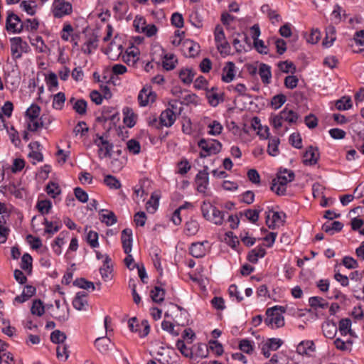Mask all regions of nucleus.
I'll use <instances>...</instances> for the list:
<instances>
[{
  "mask_svg": "<svg viewBox=\"0 0 364 364\" xmlns=\"http://www.w3.org/2000/svg\"><path fill=\"white\" fill-rule=\"evenodd\" d=\"M295 177L292 171L284 169L279 171L277 177L272 180L271 190L278 196H284L287 191V184L294 181Z\"/></svg>",
  "mask_w": 364,
  "mask_h": 364,
  "instance_id": "obj_1",
  "label": "nucleus"
},
{
  "mask_svg": "<svg viewBox=\"0 0 364 364\" xmlns=\"http://www.w3.org/2000/svg\"><path fill=\"white\" fill-rule=\"evenodd\" d=\"M285 312L282 306H275L266 311L267 318L264 323L271 328H279L284 326V318L283 314Z\"/></svg>",
  "mask_w": 364,
  "mask_h": 364,
  "instance_id": "obj_2",
  "label": "nucleus"
},
{
  "mask_svg": "<svg viewBox=\"0 0 364 364\" xmlns=\"http://www.w3.org/2000/svg\"><path fill=\"white\" fill-rule=\"evenodd\" d=\"M299 118L296 112L285 107L278 114L271 118V124L276 129H279L282 127L283 122H287L289 124L296 123Z\"/></svg>",
  "mask_w": 364,
  "mask_h": 364,
  "instance_id": "obj_3",
  "label": "nucleus"
},
{
  "mask_svg": "<svg viewBox=\"0 0 364 364\" xmlns=\"http://www.w3.org/2000/svg\"><path fill=\"white\" fill-rule=\"evenodd\" d=\"M203 216L208 220L212 221L218 225L223 224L224 220V213L218 210L210 203L203 202L201 205Z\"/></svg>",
  "mask_w": 364,
  "mask_h": 364,
  "instance_id": "obj_4",
  "label": "nucleus"
},
{
  "mask_svg": "<svg viewBox=\"0 0 364 364\" xmlns=\"http://www.w3.org/2000/svg\"><path fill=\"white\" fill-rule=\"evenodd\" d=\"M198 146L203 151L200 152V158H206L212 154H217L221 151L222 144L215 139L207 140L205 139H201L198 142Z\"/></svg>",
  "mask_w": 364,
  "mask_h": 364,
  "instance_id": "obj_5",
  "label": "nucleus"
},
{
  "mask_svg": "<svg viewBox=\"0 0 364 364\" xmlns=\"http://www.w3.org/2000/svg\"><path fill=\"white\" fill-rule=\"evenodd\" d=\"M215 41L216 48L222 55L230 54L231 47L226 40L223 28L220 25H217L215 28Z\"/></svg>",
  "mask_w": 364,
  "mask_h": 364,
  "instance_id": "obj_6",
  "label": "nucleus"
},
{
  "mask_svg": "<svg viewBox=\"0 0 364 364\" xmlns=\"http://www.w3.org/2000/svg\"><path fill=\"white\" fill-rule=\"evenodd\" d=\"M73 12L72 4L65 0H54L52 6V14L56 18H61L70 15Z\"/></svg>",
  "mask_w": 364,
  "mask_h": 364,
  "instance_id": "obj_7",
  "label": "nucleus"
},
{
  "mask_svg": "<svg viewBox=\"0 0 364 364\" xmlns=\"http://www.w3.org/2000/svg\"><path fill=\"white\" fill-rule=\"evenodd\" d=\"M97 139L94 141L95 144L98 146V156L100 159L111 157L113 144L105 139L102 136L97 135Z\"/></svg>",
  "mask_w": 364,
  "mask_h": 364,
  "instance_id": "obj_8",
  "label": "nucleus"
},
{
  "mask_svg": "<svg viewBox=\"0 0 364 364\" xmlns=\"http://www.w3.org/2000/svg\"><path fill=\"white\" fill-rule=\"evenodd\" d=\"M183 109L182 107H179L178 111L171 109H165L160 115V124L166 127H171L176 119V116L180 115Z\"/></svg>",
  "mask_w": 364,
  "mask_h": 364,
  "instance_id": "obj_9",
  "label": "nucleus"
},
{
  "mask_svg": "<svg viewBox=\"0 0 364 364\" xmlns=\"http://www.w3.org/2000/svg\"><path fill=\"white\" fill-rule=\"evenodd\" d=\"M23 28L21 18L12 12L8 14L6 21V29L13 33H21Z\"/></svg>",
  "mask_w": 364,
  "mask_h": 364,
  "instance_id": "obj_10",
  "label": "nucleus"
},
{
  "mask_svg": "<svg viewBox=\"0 0 364 364\" xmlns=\"http://www.w3.org/2000/svg\"><path fill=\"white\" fill-rule=\"evenodd\" d=\"M338 326L333 321H326L323 324L322 328L323 335L330 339H333L338 331L339 330L341 331V319L337 321Z\"/></svg>",
  "mask_w": 364,
  "mask_h": 364,
  "instance_id": "obj_11",
  "label": "nucleus"
},
{
  "mask_svg": "<svg viewBox=\"0 0 364 364\" xmlns=\"http://www.w3.org/2000/svg\"><path fill=\"white\" fill-rule=\"evenodd\" d=\"M208 167L205 166L203 171H200L196 177L197 183V191L200 193H205L208 185Z\"/></svg>",
  "mask_w": 364,
  "mask_h": 364,
  "instance_id": "obj_12",
  "label": "nucleus"
},
{
  "mask_svg": "<svg viewBox=\"0 0 364 364\" xmlns=\"http://www.w3.org/2000/svg\"><path fill=\"white\" fill-rule=\"evenodd\" d=\"M113 267L111 264V259L109 255H105V261L103 265L100 268V273L102 279L105 282H108L112 279Z\"/></svg>",
  "mask_w": 364,
  "mask_h": 364,
  "instance_id": "obj_13",
  "label": "nucleus"
},
{
  "mask_svg": "<svg viewBox=\"0 0 364 364\" xmlns=\"http://www.w3.org/2000/svg\"><path fill=\"white\" fill-rule=\"evenodd\" d=\"M319 159L318 149L316 147L309 146L304 154L303 163L305 165H315Z\"/></svg>",
  "mask_w": 364,
  "mask_h": 364,
  "instance_id": "obj_14",
  "label": "nucleus"
},
{
  "mask_svg": "<svg viewBox=\"0 0 364 364\" xmlns=\"http://www.w3.org/2000/svg\"><path fill=\"white\" fill-rule=\"evenodd\" d=\"M156 94L149 87H143L138 95V101L141 107L146 106L149 101L154 102Z\"/></svg>",
  "mask_w": 364,
  "mask_h": 364,
  "instance_id": "obj_15",
  "label": "nucleus"
},
{
  "mask_svg": "<svg viewBox=\"0 0 364 364\" xmlns=\"http://www.w3.org/2000/svg\"><path fill=\"white\" fill-rule=\"evenodd\" d=\"M182 48L185 55L191 58L196 56L200 51V46L190 40L183 41Z\"/></svg>",
  "mask_w": 364,
  "mask_h": 364,
  "instance_id": "obj_16",
  "label": "nucleus"
},
{
  "mask_svg": "<svg viewBox=\"0 0 364 364\" xmlns=\"http://www.w3.org/2000/svg\"><path fill=\"white\" fill-rule=\"evenodd\" d=\"M97 36L92 33L90 37H88L87 41L82 45L81 48L82 52H83L85 54L90 55L94 50H96L97 48Z\"/></svg>",
  "mask_w": 364,
  "mask_h": 364,
  "instance_id": "obj_17",
  "label": "nucleus"
},
{
  "mask_svg": "<svg viewBox=\"0 0 364 364\" xmlns=\"http://www.w3.org/2000/svg\"><path fill=\"white\" fill-rule=\"evenodd\" d=\"M200 347H203L206 350V353H200V355L201 357L205 358L207 356V352L210 349L213 353H215L217 356H220L223 353V347L220 343L215 340H210L209 341L208 347L205 345H201L199 346V349L200 350Z\"/></svg>",
  "mask_w": 364,
  "mask_h": 364,
  "instance_id": "obj_18",
  "label": "nucleus"
},
{
  "mask_svg": "<svg viewBox=\"0 0 364 364\" xmlns=\"http://www.w3.org/2000/svg\"><path fill=\"white\" fill-rule=\"evenodd\" d=\"M99 215L100 221L107 226H111L117 222V216L113 211L102 209L99 212Z\"/></svg>",
  "mask_w": 364,
  "mask_h": 364,
  "instance_id": "obj_19",
  "label": "nucleus"
},
{
  "mask_svg": "<svg viewBox=\"0 0 364 364\" xmlns=\"http://www.w3.org/2000/svg\"><path fill=\"white\" fill-rule=\"evenodd\" d=\"M205 243L207 244L208 242L205 241L192 243L189 249L190 254L196 258L203 257L205 255L206 252L204 247Z\"/></svg>",
  "mask_w": 364,
  "mask_h": 364,
  "instance_id": "obj_20",
  "label": "nucleus"
},
{
  "mask_svg": "<svg viewBox=\"0 0 364 364\" xmlns=\"http://www.w3.org/2000/svg\"><path fill=\"white\" fill-rule=\"evenodd\" d=\"M235 63L229 61L223 69L222 80L225 82H230L235 77Z\"/></svg>",
  "mask_w": 364,
  "mask_h": 364,
  "instance_id": "obj_21",
  "label": "nucleus"
},
{
  "mask_svg": "<svg viewBox=\"0 0 364 364\" xmlns=\"http://www.w3.org/2000/svg\"><path fill=\"white\" fill-rule=\"evenodd\" d=\"M196 71L192 68H182L178 73V76L182 82L186 85L191 84L196 75Z\"/></svg>",
  "mask_w": 364,
  "mask_h": 364,
  "instance_id": "obj_22",
  "label": "nucleus"
},
{
  "mask_svg": "<svg viewBox=\"0 0 364 364\" xmlns=\"http://www.w3.org/2000/svg\"><path fill=\"white\" fill-rule=\"evenodd\" d=\"M258 73L260 76L262 82L264 84L268 85L270 83L272 79V73L271 67L269 65L264 63H261L259 65Z\"/></svg>",
  "mask_w": 364,
  "mask_h": 364,
  "instance_id": "obj_23",
  "label": "nucleus"
},
{
  "mask_svg": "<svg viewBox=\"0 0 364 364\" xmlns=\"http://www.w3.org/2000/svg\"><path fill=\"white\" fill-rule=\"evenodd\" d=\"M111 340L107 336L97 338L95 341V346L100 353L106 354L109 350Z\"/></svg>",
  "mask_w": 364,
  "mask_h": 364,
  "instance_id": "obj_24",
  "label": "nucleus"
},
{
  "mask_svg": "<svg viewBox=\"0 0 364 364\" xmlns=\"http://www.w3.org/2000/svg\"><path fill=\"white\" fill-rule=\"evenodd\" d=\"M86 296L85 292H77L73 301V307L79 311L85 309V306H87Z\"/></svg>",
  "mask_w": 364,
  "mask_h": 364,
  "instance_id": "obj_25",
  "label": "nucleus"
},
{
  "mask_svg": "<svg viewBox=\"0 0 364 364\" xmlns=\"http://www.w3.org/2000/svg\"><path fill=\"white\" fill-rule=\"evenodd\" d=\"M322 230L329 235H332L335 232L341 230V223L339 221L327 220L323 225Z\"/></svg>",
  "mask_w": 364,
  "mask_h": 364,
  "instance_id": "obj_26",
  "label": "nucleus"
},
{
  "mask_svg": "<svg viewBox=\"0 0 364 364\" xmlns=\"http://www.w3.org/2000/svg\"><path fill=\"white\" fill-rule=\"evenodd\" d=\"M315 350L312 341H301L296 347V352L300 355H309Z\"/></svg>",
  "mask_w": 364,
  "mask_h": 364,
  "instance_id": "obj_27",
  "label": "nucleus"
},
{
  "mask_svg": "<svg viewBox=\"0 0 364 364\" xmlns=\"http://www.w3.org/2000/svg\"><path fill=\"white\" fill-rule=\"evenodd\" d=\"M336 37V28L333 26H329L326 30V37L322 42V45L325 48H328L332 46Z\"/></svg>",
  "mask_w": 364,
  "mask_h": 364,
  "instance_id": "obj_28",
  "label": "nucleus"
},
{
  "mask_svg": "<svg viewBox=\"0 0 364 364\" xmlns=\"http://www.w3.org/2000/svg\"><path fill=\"white\" fill-rule=\"evenodd\" d=\"M310 306L315 311L319 309H324L328 307V303L322 297L312 296L309 299Z\"/></svg>",
  "mask_w": 364,
  "mask_h": 364,
  "instance_id": "obj_29",
  "label": "nucleus"
},
{
  "mask_svg": "<svg viewBox=\"0 0 364 364\" xmlns=\"http://www.w3.org/2000/svg\"><path fill=\"white\" fill-rule=\"evenodd\" d=\"M123 113L124 114V123L129 128L133 127L136 124V115L129 107H125L123 109Z\"/></svg>",
  "mask_w": 364,
  "mask_h": 364,
  "instance_id": "obj_30",
  "label": "nucleus"
},
{
  "mask_svg": "<svg viewBox=\"0 0 364 364\" xmlns=\"http://www.w3.org/2000/svg\"><path fill=\"white\" fill-rule=\"evenodd\" d=\"M266 250L262 247H257L252 250L247 255V259L252 263H257L259 258L264 257Z\"/></svg>",
  "mask_w": 364,
  "mask_h": 364,
  "instance_id": "obj_31",
  "label": "nucleus"
},
{
  "mask_svg": "<svg viewBox=\"0 0 364 364\" xmlns=\"http://www.w3.org/2000/svg\"><path fill=\"white\" fill-rule=\"evenodd\" d=\"M28 147L31 149V151L28 154V156L36 160V161H42L43 156L41 152L37 151L40 147V143L38 141L31 142L29 144Z\"/></svg>",
  "mask_w": 364,
  "mask_h": 364,
  "instance_id": "obj_32",
  "label": "nucleus"
},
{
  "mask_svg": "<svg viewBox=\"0 0 364 364\" xmlns=\"http://www.w3.org/2000/svg\"><path fill=\"white\" fill-rule=\"evenodd\" d=\"M262 13L266 14L268 18L271 20L273 24L279 23L281 21V16L277 13L276 11L272 10L267 4L263 5L261 7Z\"/></svg>",
  "mask_w": 364,
  "mask_h": 364,
  "instance_id": "obj_33",
  "label": "nucleus"
},
{
  "mask_svg": "<svg viewBox=\"0 0 364 364\" xmlns=\"http://www.w3.org/2000/svg\"><path fill=\"white\" fill-rule=\"evenodd\" d=\"M21 41V37H15L11 39V52L14 59H18L21 57V52L19 50Z\"/></svg>",
  "mask_w": 364,
  "mask_h": 364,
  "instance_id": "obj_34",
  "label": "nucleus"
},
{
  "mask_svg": "<svg viewBox=\"0 0 364 364\" xmlns=\"http://www.w3.org/2000/svg\"><path fill=\"white\" fill-rule=\"evenodd\" d=\"M279 143L278 137L274 136L269 139L267 152L270 156H276L279 154Z\"/></svg>",
  "mask_w": 364,
  "mask_h": 364,
  "instance_id": "obj_35",
  "label": "nucleus"
},
{
  "mask_svg": "<svg viewBox=\"0 0 364 364\" xmlns=\"http://www.w3.org/2000/svg\"><path fill=\"white\" fill-rule=\"evenodd\" d=\"M285 214L277 211H272V220L269 225L270 229H274L276 226L283 225L284 223Z\"/></svg>",
  "mask_w": 364,
  "mask_h": 364,
  "instance_id": "obj_36",
  "label": "nucleus"
},
{
  "mask_svg": "<svg viewBox=\"0 0 364 364\" xmlns=\"http://www.w3.org/2000/svg\"><path fill=\"white\" fill-rule=\"evenodd\" d=\"M43 116L40 118H38V117H36L35 119L28 118V125H27L28 129L31 132H36L39 128L43 127L44 126V122H43Z\"/></svg>",
  "mask_w": 364,
  "mask_h": 364,
  "instance_id": "obj_37",
  "label": "nucleus"
},
{
  "mask_svg": "<svg viewBox=\"0 0 364 364\" xmlns=\"http://www.w3.org/2000/svg\"><path fill=\"white\" fill-rule=\"evenodd\" d=\"M165 290L159 287H155L150 292V296L153 301L161 303L164 300Z\"/></svg>",
  "mask_w": 364,
  "mask_h": 364,
  "instance_id": "obj_38",
  "label": "nucleus"
},
{
  "mask_svg": "<svg viewBox=\"0 0 364 364\" xmlns=\"http://www.w3.org/2000/svg\"><path fill=\"white\" fill-rule=\"evenodd\" d=\"M31 312L33 315L41 316L45 313V307L43 303L40 299H36L33 301Z\"/></svg>",
  "mask_w": 364,
  "mask_h": 364,
  "instance_id": "obj_39",
  "label": "nucleus"
},
{
  "mask_svg": "<svg viewBox=\"0 0 364 364\" xmlns=\"http://www.w3.org/2000/svg\"><path fill=\"white\" fill-rule=\"evenodd\" d=\"M177 60H174L173 54H165L162 62L163 68L166 70H171L175 68Z\"/></svg>",
  "mask_w": 364,
  "mask_h": 364,
  "instance_id": "obj_40",
  "label": "nucleus"
},
{
  "mask_svg": "<svg viewBox=\"0 0 364 364\" xmlns=\"http://www.w3.org/2000/svg\"><path fill=\"white\" fill-rule=\"evenodd\" d=\"M43 224L46 226V228L44 230L45 234H51L53 235L54 233L59 231L60 229V226L58 225V222H50L47 220V218H44Z\"/></svg>",
  "mask_w": 364,
  "mask_h": 364,
  "instance_id": "obj_41",
  "label": "nucleus"
},
{
  "mask_svg": "<svg viewBox=\"0 0 364 364\" xmlns=\"http://www.w3.org/2000/svg\"><path fill=\"white\" fill-rule=\"evenodd\" d=\"M67 336L65 333L60 331V330H55L50 334L51 341L59 345L65 344L64 342Z\"/></svg>",
  "mask_w": 364,
  "mask_h": 364,
  "instance_id": "obj_42",
  "label": "nucleus"
},
{
  "mask_svg": "<svg viewBox=\"0 0 364 364\" xmlns=\"http://www.w3.org/2000/svg\"><path fill=\"white\" fill-rule=\"evenodd\" d=\"M279 70L285 73H291L294 74L296 72V66L294 64L289 60L282 61L278 63Z\"/></svg>",
  "mask_w": 364,
  "mask_h": 364,
  "instance_id": "obj_43",
  "label": "nucleus"
},
{
  "mask_svg": "<svg viewBox=\"0 0 364 364\" xmlns=\"http://www.w3.org/2000/svg\"><path fill=\"white\" fill-rule=\"evenodd\" d=\"M104 183L110 188L119 189L122 186L120 181L112 175H107L104 178Z\"/></svg>",
  "mask_w": 364,
  "mask_h": 364,
  "instance_id": "obj_44",
  "label": "nucleus"
},
{
  "mask_svg": "<svg viewBox=\"0 0 364 364\" xmlns=\"http://www.w3.org/2000/svg\"><path fill=\"white\" fill-rule=\"evenodd\" d=\"M32 257L28 253L23 254L21 257V269L31 273L32 271Z\"/></svg>",
  "mask_w": 364,
  "mask_h": 364,
  "instance_id": "obj_45",
  "label": "nucleus"
},
{
  "mask_svg": "<svg viewBox=\"0 0 364 364\" xmlns=\"http://www.w3.org/2000/svg\"><path fill=\"white\" fill-rule=\"evenodd\" d=\"M73 108L77 114L84 115L87 112V102L82 99L77 100L73 105Z\"/></svg>",
  "mask_w": 364,
  "mask_h": 364,
  "instance_id": "obj_46",
  "label": "nucleus"
},
{
  "mask_svg": "<svg viewBox=\"0 0 364 364\" xmlns=\"http://www.w3.org/2000/svg\"><path fill=\"white\" fill-rule=\"evenodd\" d=\"M52 207V203L49 200H38L36 204V208L38 211L42 214H48Z\"/></svg>",
  "mask_w": 364,
  "mask_h": 364,
  "instance_id": "obj_47",
  "label": "nucleus"
},
{
  "mask_svg": "<svg viewBox=\"0 0 364 364\" xmlns=\"http://www.w3.org/2000/svg\"><path fill=\"white\" fill-rule=\"evenodd\" d=\"M65 101V95L60 92L54 95L53 101V107L55 109H61Z\"/></svg>",
  "mask_w": 364,
  "mask_h": 364,
  "instance_id": "obj_48",
  "label": "nucleus"
},
{
  "mask_svg": "<svg viewBox=\"0 0 364 364\" xmlns=\"http://www.w3.org/2000/svg\"><path fill=\"white\" fill-rule=\"evenodd\" d=\"M287 101V97L284 94L274 95L271 100L272 106L275 109H279Z\"/></svg>",
  "mask_w": 364,
  "mask_h": 364,
  "instance_id": "obj_49",
  "label": "nucleus"
},
{
  "mask_svg": "<svg viewBox=\"0 0 364 364\" xmlns=\"http://www.w3.org/2000/svg\"><path fill=\"white\" fill-rule=\"evenodd\" d=\"M73 284L83 289H92V290H94L95 289L93 282L87 281L84 278L76 279L74 281Z\"/></svg>",
  "mask_w": 364,
  "mask_h": 364,
  "instance_id": "obj_50",
  "label": "nucleus"
},
{
  "mask_svg": "<svg viewBox=\"0 0 364 364\" xmlns=\"http://www.w3.org/2000/svg\"><path fill=\"white\" fill-rule=\"evenodd\" d=\"M197 100V95L195 94L188 93L185 92L181 99L179 101L180 105H188L190 104H196Z\"/></svg>",
  "mask_w": 364,
  "mask_h": 364,
  "instance_id": "obj_51",
  "label": "nucleus"
},
{
  "mask_svg": "<svg viewBox=\"0 0 364 364\" xmlns=\"http://www.w3.org/2000/svg\"><path fill=\"white\" fill-rule=\"evenodd\" d=\"M208 128L210 129L208 134L213 136H218L220 134L223 129L222 124L216 120H214L212 123H210L208 125Z\"/></svg>",
  "mask_w": 364,
  "mask_h": 364,
  "instance_id": "obj_52",
  "label": "nucleus"
},
{
  "mask_svg": "<svg viewBox=\"0 0 364 364\" xmlns=\"http://www.w3.org/2000/svg\"><path fill=\"white\" fill-rule=\"evenodd\" d=\"M87 242L92 248H96L99 246L98 242V233L95 231L90 230L87 235Z\"/></svg>",
  "mask_w": 364,
  "mask_h": 364,
  "instance_id": "obj_53",
  "label": "nucleus"
},
{
  "mask_svg": "<svg viewBox=\"0 0 364 364\" xmlns=\"http://www.w3.org/2000/svg\"><path fill=\"white\" fill-rule=\"evenodd\" d=\"M186 231L188 235H195L199 230V224L196 220H191L186 223Z\"/></svg>",
  "mask_w": 364,
  "mask_h": 364,
  "instance_id": "obj_54",
  "label": "nucleus"
},
{
  "mask_svg": "<svg viewBox=\"0 0 364 364\" xmlns=\"http://www.w3.org/2000/svg\"><path fill=\"white\" fill-rule=\"evenodd\" d=\"M41 112V107L36 104H32L26 110V116L28 118L35 119L38 117Z\"/></svg>",
  "mask_w": 364,
  "mask_h": 364,
  "instance_id": "obj_55",
  "label": "nucleus"
},
{
  "mask_svg": "<svg viewBox=\"0 0 364 364\" xmlns=\"http://www.w3.org/2000/svg\"><path fill=\"white\" fill-rule=\"evenodd\" d=\"M260 210L247 209L244 212V215L252 223L258 221Z\"/></svg>",
  "mask_w": 364,
  "mask_h": 364,
  "instance_id": "obj_56",
  "label": "nucleus"
},
{
  "mask_svg": "<svg viewBox=\"0 0 364 364\" xmlns=\"http://www.w3.org/2000/svg\"><path fill=\"white\" fill-rule=\"evenodd\" d=\"M351 321L350 318H343V337L349 334L351 337L357 338L355 333L351 330Z\"/></svg>",
  "mask_w": 364,
  "mask_h": 364,
  "instance_id": "obj_57",
  "label": "nucleus"
},
{
  "mask_svg": "<svg viewBox=\"0 0 364 364\" xmlns=\"http://www.w3.org/2000/svg\"><path fill=\"white\" fill-rule=\"evenodd\" d=\"M46 191L48 195H50L52 198H55L60 193V188L58 183L50 182L46 186Z\"/></svg>",
  "mask_w": 364,
  "mask_h": 364,
  "instance_id": "obj_58",
  "label": "nucleus"
},
{
  "mask_svg": "<svg viewBox=\"0 0 364 364\" xmlns=\"http://www.w3.org/2000/svg\"><path fill=\"white\" fill-rule=\"evenodd\" d=\"M171 21L172 25L174 26L176 28H181L183 27L184 20L182 14L178 12L173 13L172 14Z\"/></svg>",
  "mask_w": 364,
  "mask_h": 364,
  "instance_id": "obj_59",
  "label": "nucleus"
},
{
  "mask_svg": "<svg viewBox=\"0 0 364 364\" xmlns=\"http://www.w3.org/2000/svg\"><path fill=\"white\" fill-rule=\"evenodd\" d=\"M299 79L296 75H288L284 79V85L287 88L293 90L296 87Z\"/></svg>",
  "mask_w": 364,
  "mask_h": 364,
  "instance_id": "obj_60",
  "label": "nucleus"
},
{
  "mask_svg": "<svg viewBox=\"0 0 364 364\" xmlns=\"http://www.w3.org/2000/svg\"><path fill=\"white\" fill-rule=\"evenodd\" d=\"M206 96L208 100V102L211 106L216 107L219 104L220 97L218 92L207 91Z\"/></svg>",
  "mask_w": 364,
  "mask_h": 364,
  "instance_id": "obj_61",
  "label": "nucleus"
},
{
  "mask_svg": "<svg viewBox=\"0 0 364 364\" xmlns=\"http://www.w3.org/2000/svg\"><path fill=\"white\" fill-rule=\"evenodd\" d=\"M56 355L58 359L64 358V360H66L69 357L68 346L65 343L58 345L56 349Z\"/></svg>",
  "mask_w": 364,
  "mask_h": 364,
  "instance_id": "obj_62",
  "label": "nucleus"
},
{
  "mask_svg": "<svg viewBox=\"0 0 364 364\" xmlns=\"http://www.w3.org/2000/svg\"><path fill=\"white\" fill-rule=\"evenodd\" d=\"M127 146L129 152L137 154L140 152L141 146L138 141L134 139H130L127 143Z\"/></svg>",
  "mask_w": 364,
  "mask_h": 364,
  "instance_id": "obj_63",
  "label": "nucleus"
},
{
  "mask_svg": "<svg viewBox=\"0 0 364 364\" xmlns=\"http://www.w3.org/2000/svg\"><path fill=\"white\" fill-rule=\"evenodd\" d=\"M239 348L244 353L250 354L253 352V346L251 342L247 339L240 341L239 343Z\"/></svg>",
  "mask_w": 364,
  "mask_h": 364,
  "instance_id": "obj_64",
  "label": "nucleus"
}]
</instances>
